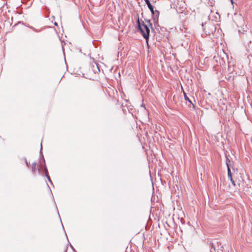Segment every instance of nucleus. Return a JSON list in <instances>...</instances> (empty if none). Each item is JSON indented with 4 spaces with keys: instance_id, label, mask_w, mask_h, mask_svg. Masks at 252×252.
Masks as SVG:
<instances>
[{
    "instance_id": "obj_1",
    "label": "nucleus",
    "mask_w": 252,
    "mask_h": 252,
    "mask_svg": "<svg viewBox=\"0 0 252 252\" xmlns=\"http://www.w3.org/2000/svg\"><path fill=\"white\" fill-rule=\"evenodd\" d=\"M138 29L143 37L146 39L147 42L149 40L150 34V27L152 28V23L150 20H146L145 22H140L139 19L137 20Z\"/></svg>"
},
{
    "instance_id": "obj_2",
    "label": "nucleus",
    "mask_w": 252,
    "mask_h": 252,
    "mask_svg": "<svg viewBox=\"0 0 252 252\" xmlns=\"http://www.w3.org/2000/svg\"><path fill=\"white\" fill-rule=\"evenodd\" d=\"M31 168L33 174H36V173L40 174V165L39 164L36 162L32 163L31 165Z\"/></svg>"
},
{
    "instance_id": "obj_3",
    "label": "nucleus",
    "mask_w": 252,
    "mask_h": 252,
    "mask_svg": "<svg viewBox=\"0 0 252 252\" xmlns=\"http://www.w3.org/2000/svg\"><path fill=\"white\" fill-rule=\"evenodd\" d=\"M231 161H230V160H229L226 157V164L227 167V175H228V177L230 179V180H232V174H231L230 169V168L231 166Z\"/></svg>"
},
{
    "instance_id": "obj_4",
    "label": "nucleus",
    "mask_w": 252,
    "mask_h": 252,
    "mask_svg": "<svg viewBox=\"0 0 252 252\" xmlns=\"http://www.w3.org/2000/svg\"><path fill=\"white\" fill-rule=\"evenodd\" d=\"M44 170H45V176L47 177V178H48V180L51 182V179H50V178L49 177V175L48 174V170H47V169L46 168V167H44Z\"/></svg>"
},
{
    "instance_id": "obj_5",
    "label": "nucleus",
    "mask_w": 252,
    "mask_h": 252,
    "mask_svg": "<svg viewBox=\"0 0 252 252\" xmlns=\"http://www.w3.org/2000/svg\"><path fill=\"white\" fill-rule=\"evenodd\" d=\"M154 17H159V12L158 10L154 11V13H152Z\"/></svg>"
},
{
    "instance_id": "obj_6",
    "label": "nucleus",
    "mask_w": 252,
    "mask_h": 252,
    "mask_svg": "<svg viewBox=\"0 0 252 252\" xmlns=\"http://www.w3.org/2000/svg\"><path fill=\"white\" fill-rule=\"evenodd\" d=\"M184 95L185 99L186 100H187L190 103L192 104L191 100L189 99V98L188 97V96L186 94L185 92H184Z\"/></svg>"
},
{
    "instance_id": "obj_7",
    "label": "nucleus",
    "mask_w": 252,
    "mask_h": 252,
    "mask_svg": "<svg viewBox=\"0 0 252 252\" xmlns=\"http://www.w3.org/2000/svg\"><path fill=\"white\" fill-rule=\"evenodd\" d=\"M153 20L155 24H157L158 23V17L153 16Z\"/></svg>"
},
{
    "instance_id": "obj_8",
    "label": "nucleus",
    "mask_w": 252,
    "mask_h": 252,
    "mask_svg": "<svg viewBox=\"0 0 252 252\" xmlns=\"http://www.w3.org/2000/svg\"><path fill=\"white\" fill-rule=\"evenodd\" d=\"M148 8H149V9L150 10L151 12L152 13H154V7L153 6H152V5L150 3L148 5H147Z\"/></svg>"
},
{
    "instance_id": "obj_9",
    "label": "nucleus",
    "mask_w": 252,
    "mask_h": 252,
    "mask_svg": "<svg viewBox=\"0 0 252 252\" xmlns=\"http://www.w3.org/2000/svg\"><path fill=\"white\" fill-rule=\"evenodd\" d=\"M210 247H211V250H210L211 252H215V248L214 245L213 243H211Z\"/></svg>"
},
{
    "instance_id": "obj_10",
    "label": "nucleus",
    "mask_w": 252,
    "mask_h": 252,
    "mask_svg": "<svg viewBox=\"0 0 252 252\" xmlns=\"http://www.w3.org/2000/svg\"><path fill=\"white\" fill-rule=\"evenodd\" d=\"M25 162H26V164L27 166L28 167H29L30 166V163L28 162V161H27L26 158H25Z\"/></svg>"
},
{
    "instance_id": "obj_11",
    "label": "nucleus",
    "mask_w": 252,
    "mask_h": 252,
    "mask_svg": "<svg viewBox=\"0 0 252 252\" xmlns=\"http://www.w3.org/2000/svg\"><path fill=\"white\" fill-rule=\"evenodd\" d=\"M231 182L232 183V185L234 186H235L236 185H235V183L234 182V181L233 180V178H232V180H230Z\"/></svg>"
},
{
    "instance_id": "obj_12",
    "label": "nucleus",
    "mask_w": 252,
    "mask_h": 252,
    "mask_svg": "<svg viewBox=\"0 0 252 252\" xmlns=\"http://www.w3.org/2000/svg\"><path fill=\"white\" fill-rule=\"evenodd\" d=\"M144 0L145 1L146 3L147 4V5H148L151 3L149 0Z\"/></svg>"
},
{
    "instance_id": "obj_13",
    "label": "nucleus",
    "mask_w": 252,
    "mask_h": 252,
    "mask_svg": "<svg viewBox=\"0 0 252 252\" xmlns=\"http://www.w3.org/2000/svg\"><path fill=\"white\" fill-rule=\"evenodd\" d=\"M231 0V1L232 2V0Z\"/></svg>"
}]
</instances>
